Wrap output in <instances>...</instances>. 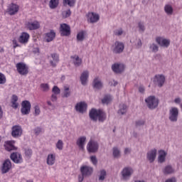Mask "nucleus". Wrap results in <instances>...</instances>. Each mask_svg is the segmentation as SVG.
Masks as SVG:
<instances>
[{
    "label": "nucleus",
    "instance_id": "1",
    "mask_svg": "<svg viewBox=\"0 0 182 182\" xmlns=\"http://www.w3.org/2000/svg\"><path fill=\"white\" fill-rule=\"evenodd\" d=\"M90 117L93 122H105L106 120V113L101 109H92L90 112Z\"/></svg>",
    "mask_w": 182,
    "mask_h": 182
},
{
    "label": "nucleus",
    "instance_id": "2",
    "mask_svg": "<svg viewBox=\"0 0 182 182\" xmlns=\"http://www.w3.org/2000/svg\"><path fill=\"white\" fill-rule=\"evenodd\" d=\"M16 70L21 76H26L29 73V67L25 63H18L16 65Z\"/></svg>",
    "mask_w": 182,
    "mask_h": 182
},
{
    "label": "nucleus",
    "instance_id": "3",
    "mask_svg": "<svg viewBox=\"0 0 182 182\" xmlns=\"http://www.w3.org/2000/svg\"><path fill=\"white\" fill-rule=\"evenodd\" d=\"M145 102L147 105L149 109L153 110V109H156L157 106H159V99L156 98L154 96H149L146 100Z\"/></svg>",
    "mask_w": 182,
    "mask_h": 182
},
{
    "label": "nucleus",
    "instance_id": "4",
    "mask_svg": "<svg viewBox=\"0 0 182 182\" xmlns=\"http://www.w3.org/2000/svg\"><path fill=\"white\" fill-rule=\"evenodd\" d=\"M21 112L22 114H29L31 113V102L28 100L21 102Z\"/></svg>",
    "mask_w": 182,
    "mask_h": 182
},
{
    "label": "nucleus",
    "instance_id": "5",
    "mask_svg": "<svg viewBox=\"0 0 182 182\" xmlns=\"http://www.w3.org/2000/svg\"><path fill=\"white\" fill-rule=\"evenodd\" d=\"M87 19L90 23H96L100 19V16L95 12H89L87 14Z\"/></svg>",
    "mask_w": 182,
    "mask_h": 182
},
{
    "label": "nucleus",
    "instance_id": "6",
    "mask_svg": "<svg viewBox=\"0 0 182 182\" xmlns=\"http://www.w3.org/2000/svg\"><path fill=\"white\" fill-rule=\"evenodd\" d=\"M60 33L61 36H69L70 35V26L66 23L60 24Z\"/></svg>",
    "mask_w": 182,
    "mask_h": 182
},
{
    "label": "nucleus",
    "instance_id": "7",
    "mask_svg": "<svg viewBox=\"0 0 182 182\" xmlns=\"http://www.w3.org/2000/svg\"><path fill=\"white\" fill-rule=\"evenodd\" d=\"M11 168H12V163L11 162V160L6 159L1 166L2 174H6V173L9 172Z\"/></svg>",
    "mask_w": 182,
    "mask_h": 182
},
{
    "label": "nucleus",
    "instance_id": "8",
    "mask_svg": "<svg viewBox=\"0 0 182 182\" xmlns=\"http://www.w3.org/2000/svg\"><path fill=\"white\" fill-rule=\"evenodd\" d=\"M80 173L82 176L85 177H89V176H92L93 173V168L87 166H82L80 167Z\"/></svg>",
    "mask_w": 182,
    "mask_h": 182
},
{
    "label": "nucleus",
    "instance_id": "9",
    "mask_svg": "<svg viewBox=\"0 0 182 182\" xmlns=\"http://www.w3.org/2000/svg\"><path fill=\"white\" fill-rule=\"evenodd\" d=\"M164 82H166V77L163 75H156L154 77V83L157 85L159 87H162L163 85H164Z\"/></svg>",
    "mask_w": 182,
    "mask_h": 182
},
{
    "label": "nucleus",
    "instance_id": "10",
    "mask_svg": "<svg viewBox=\"0 0 182 182\" xmlns=\"http://www.w3.org/2000/svg\"><path fill=\"white\" fill-rule=\"evenodd\" d=\"M87 150L89 153H96L99 150V144L96 141H90L87 146Z\"/></svg>",
    "mask_w": 182,
    "mask_h": 182
},
{
    "label": "nucleus",
    "instance_id": "11",
    "mask_svg": "<svg viewBox=\"0 0 182 182\" xmlns=\"http://www.w3.org/2000/svg\"><path fill=\"white\" fill-rule=\"evenodd\" d=\"M11 136L13 137H21L22 136V127L19 125H15L11 128Z\"/></svg>",
    "mask_w": 182,
    "mask_h": 182
},
{
    "label": "nucleus",
    "instance_id": "12",
    "mask_svg": "<svg viewBox=\"0 0 182 182\" xmlns=\"http://www.w3.org/2000/svg\"><path fill=\"white\" fill-rule=\"evenodd\" d=\"M19 11V6L18 4H15L14 3H11L7 9V12L9 15H16L18 12Z\"/></svg>",
    "mask_w": 182,
    "mask_h": 182
},
{
    "label": "nucleus",
    "instance_id": "13",
    "mask_svg": "<svg viewBox=\"0 0 182 182\" xmlns=\"http://www.w3.org/2000/svg\"><path fill=\"white\" fill-rule=\"evenodd\" d=\"M178 117V109L172 107L169 111V120L171 122H177Z\"/></svg>",
    "mask_w": 182,
    "mask_h": 182
},
{
    "label": "nucleus",
    "instance_id": "14",
    "mask_svg": "<svg viewBox=\"0 0 182 182\" xmlns=\"http://www.w3.org/2000/svg\"><path fill=\"white\" fill-rule=\"evenodd\" d=\"M10 159L14 161V163H16V164H19L23 161V159H22V155L18 152H14L11 154Z\"/></svg>",
    "mask_w": 182,
    "mask_h": 182
},
{
    "label": "nucleus",
    "instance_id": "15",
    "mask_svg": "<svg viewBox=\"0 0 182 182\" xmlns=\"http://www.w3.org/2000/svg\"><path fill=\"white\" fill-rule=\"evenodd\" d=\"M156 42L160 46H163L164 48H168L170 46V40L166 39L163 37H156Z\"/></svg>",
    "mask_w": 182,
    "mask_h": 182
},
{
    "label": "nucleus",
    "instance_id": "16",
    "mask_svg": "<svg viewBox=\"0 0 182 182\" xmlns=\"http://www.w3.org/2000/svg\"><path fill=\"white\" fill-rule=\"evenodd\" d=\"M124 50V44L123 43L116 41L114 46V53H122Z\"/></svg>",
    "mask_w": 182,
    "mask_h": 182
},
{
    "label": "nucleus",
    "instance_id": "17",
    "mask_svg": "<svg viewBox=\"0 0 182 182\" xmlns=\"http://www.w3.org/2000/svg\"><path fill=\"white\" fill-rule=\"evenodd\" d=\"M87 109V105L85 102H80L75 105V110L79 113H85Z\"/></svg>",
    "mask_w": 182,
    "mask_h": 182
},
{
    "label": "nucleus",
    "instance_id": "18",
    "mask_svg": "<svg viewBox=\"0 0 182 182\" xmlns=\"http://www.w3.org/2000/svg\"><path fill=\"white\" fill-rule=\"evenodd\" d=\"M26 26L30 31H35L41 28V24L38 23V21H35L33 22H28Z\"/></svg>",
    "mask_w": 182,
    "mask_h": 182
},
{
    "label": "nucleus",
    "instance_id": "19",
    "mask_svg": "<svg viewBox=\"0 0 182 182\" xmlns=\"http://www.w3.org/2000/svg\"><path fill=\"white\" fill-rule=\"evenodd\" d=\"M112 69L115 73H122L124 70V65L115 63L112 65Z\"/></svg>",
    "mask_w": 182,
    "mask_h": 182
},
{
    "label": "nucleus",
    "instance_id": "20",
    "mask_svg": "<svg viewBox=\"0 0 182 182\" xmlns=\"http://www.w3.org/2000/svg\"><path fill=\"white\" fill-rule=\"evenodd\" d=\"M56 36V33L53 30H51L50 32L45 34V41L46 42H52Z\"/></svg>",
    "mask_w": 182,
    "mask_h": 182
},
{
    "label": "nucleus",
    "instance_id": "21",
    "mask_svg": "<svg viewBox=\"0 0 182 182\" xmlns=\"http://www.w3.org/2000/svg\"><path fill=\"white\" fill-rule=\"evenodd\" d=\"M156 156H157V150L152 149L147 153V159L150 163H153L156 159Z\"/></svg>",
    "mask_w": 182,
    "mask_h": 182
},
{
    "label": "nucleus",
    "instance_id": "22",
    "mask_svg": "<svg viewBox=\"0 0 182 182\" xmlns=\"http://www.w3.org/2000/svg\"><path fill=\"white\" fill-rule=\"evenodd\" d=\"M29 41V34L28 33H22L18 38V42L20 43H28Z\"/></svg>",
    "mask_w": 182,
    "mask_h": 182
},
{
    "label": "nucleus",
    "instance_id": "23",
    "mask_svg": "<svg viewBox=\"0 0 182 182\" xmlns=\"http://www.w3.org/2000/svg\"><path fill=\"white\" fill-rule=\"evenodd\" d=\"M123 178L126 179L127 177H130L133 174V169L132 168H124L122 172Z\"/></svg>",
    "mask_w": 182,
    "mask_h": 182
},
{
    "label": "nucleus",
    "instance_id": "24",
    "mask_svg": "<svg viewBox=\"0 0 182 182\" xmlns=\"http://www.w3.org/2000/svg\"><path fill=\"white\" fill-rule=\"evenodd\" d=\"M56 161V155L55 154H50L47 157V164L48 166H53Z\"/></svg>",
    "mask_w": 182,
    "mask_h": 182
},
{
    "label": "nucleus",
    "instance_id": "25",
    "mask_svg": "<svg viewBox=\"0 0 182 182\" xmlns=\"http://www.w3.org/2000/svg\"><path fill=\"white\" fill-rule=\"evenodd\" d=\"M85 141H86V138L85 136H81L77 140V146H78L80 150H85Z\"/></svg>",
    "mask_w": 182,
    "mask_h": 182
},
{
    "label": "nucleus",
    "instance_id": "26",
    "mask_svg": "<svg viewBox=\"0 0 182 182\" xmlns=\"http://www.w3.org/2000/svg\"><path fill=\"white\" fill-rule=\"evenodd\" d=\"M4 148L7 151H11V150H16V147L14 146L12 141H7L4 144Z\"/></svg>",
    "mask_w": 182,
    "mask_h": 182
},
{
    "label": "nucleus",
    "instance_id": "27",
    "mask_svg": "<svg viewBox=\"0 0 182 182\" xmlns=\"http://www.w3.org/2000/svg\"><path fill=\"white\" fill-rule=\"evenodd\" d=\"M89 78V71H84L80 76V80L82 85H85L87 83V79Z\"/></svg>",
    "mask_w": 182,
    "mask_h": 182
},
{
    "label": "nucleus",
    "instance_id": "28",
    "mask_svg": "<svg viewBox=\"0 0 182 182\" xmlns=\"http://www.w3.org/2000/svg\"><path fill=\"white\" fill-rule=\"evenodd\" d=\"M51 58H52L53 60H50V63L51 66L55 68L56 66V63H58V62H59V55H58L56 53H53V54H51Z\"/></svg>",
    "mask_w": 182,
    "mask_h": 182
},
{
    "label": "nucleus",
    "instance_id": "29",
    "mask_svg": "<svg viewBox=\"0 0 182 182\" xmlns=\"http://www.w3.org/2000/svg\"><path fill=\"white\" fill-rule=\"evenodd\" d=\"M159 156L158 158L159 163H164L166 161V156H167V153L164 150L159 151Z\"/></svg>",
    "mask_w": 182,
    "mask_h": 182
},
{
    "label": "nucleus",
    "instance_id": "30",
    "mask_svg": "<svg viewBox=\"0 0 182 182\" xmlns=\"http://www.w3.org/2000/svg\"><path fill=\"white\" fill-rule=\"evenodd\" d=\"M71 59H73V63L76 68L82 65V59H80L79 56L77 55L72 56Z\"/></svg>",
    "mask_w": 182,
    "mask_h": 182
},
{
    "label": "nucleus",
    "instance_id": "31",
    "mask_svg": "<svg viewBox=\"0 0 182 182\" xmlns=\"http://www.w3.org/2000/svg\"><path fill=\"white\" fill-rule=\"evenodd\" d=\"M93 87L95 89H102V87H103V84H102V82L99 80V78H95L93 81Z\"/></svg>",
    "mask_w": 182,
    "mask_h": 182
},
{
    "label": "nucleus",
    "instance_id": "32",
    "mask_svg": "<svg viewBox=\"0 0 182 182\" xmlns=\"http://www.w3.org/2000/svg\"><path fill=\"white\" fill-rule=\"evenodd\" d=\"M16 102H18V96L14 95L11 98V107H13V109H18L19 104Z\"/></svg>",
    "mask_w": 182,
    "mask_h": 182
},
{
    "label": "nucleus",
    "instance_id": "33",
    "mask_svg": "<svg viewBox=\"0 0 182 182\" xmlns=\"http://www.w3.org/2000/svg\"><path fill=\"white\" fill-rule=\"evenodd\" d=\"M127 111V106H126V105L122 104L119 105V109L118 111V113L119 114H124V113H126Z\"/></svg>",
    "mask_w": 182,
    "mask_h": 182
},
{
    "label": "nucleus",
    "instance_id": "34",
    "mask_svg": "<svg viewBox=\"0 0 182 182\" xmlns=\"http://www.w3.org/2000/svg\"><path fill=\"white\" fill-rule=\"evenodd\" d=\"M59 5V0H50L49 3V6L51 9H55Z\"/></svg>",
    "mask_w": 182,
    "mask_h": 182
},
{
    "label": "nucleus",
    "instance_id": "35",
    "mask_svg": "<svg viewBox=\"0 0 182 182\" xmlns=\"http://www.w3.org/2000/svg\"><path fill=\"white\" fill-rule=\"evenodd\" d=\"M173 173H174V169H173V167H171V166H167L164 169V174H171Z\"/></svg>",
    "mask_w": 182,
    "mask_h": 182
},
{
    "label": "nucleus",
    "instance_id": "36",
    "mask_svg": "<svg viewBox=\"0 0 182 182\" xmlns=\"http://www.w3.org/2000/svg\"><path fill=\"white\" fill-rule=\"evenodd\" d=\"M164 11L167 15H173V7L170 5H166Z\"/></svg>",
    "mask_w": 182,
    "mask_h": 182
},
{
    "label": "nucleus",
    "instance_id": "37",
    "mask_svg": "<svg viewBox=\"0 0 182 182\" xmlns=\"http://www.w3.org/2000/svg\"><path fill=\"white\" fill-rule=\"evenodd\" d=\"M112 99V96L105 95L104 98L102 100V102L103 103V105H109Z\"/></svg>",
    "mask_w": 182,
    "mask_h": 182
},
{
    "label": "nucleus",
    "instance_id": "38",
    "mask_svg": "<svg viewBox=\"0 0 182 182\" xmlns=\"http://www.w3.org/2000/svg\"><path fill=\"white\" fill-rule=\"evenodd\" d=\"M84 39H85V31H80L77 34V41L82 42Z\"/></svg>",
    "mask_w": 182,
    "mask_h": 182
},
{
    "label": "nucleus",
    "instance_id": "39",
    "mask_svg": "<svg viewBox=\"0 0 182 182\" xmlns=\"http://www.w3.org/2000/svg\"><path fill=\"white\" fill-rule=\"evenodd\" d=\"M64 5H68V6H75L76 0H63Z\"/></svg>",
    "mask_w": 182,
    "mask_h": 182
},
{
    "label": "nucleus",
    "instance_id": "40",
    "mask_svg": "<svg viewBox=\"0 0 182 182\" xmlns=\"http://www.w3.org/2000/svg\"><path fill=\"white\" fill-rule=\"evenodd\" d=\"M32 149H26L24 150V154L27 159H31V157H32Z\"/></svg>",
    "mask_w": 182,
    "mask_h": 182
},
{
    "label": "nucleus",
    "instance_id": "41",
    "mask_svg": "<svg viewBox=\"0 0 182 182\" xmlns=\"http://www.w3.org/2000/svg\"><path fill=\"white\" fill-rule=\"evenodd\" d=\"M6 83V77L2 73H0V85Z\"/></svg>",
    "mask_w": 182,
    "mask_h": 182
},
{
    "label": "nucleus",
    "instance_id": "42",
    "mask_svg": "<svg viewBox=\"0 0 182 182\" xmlns=\"http://www.w3.org/2000/svg\"><path fill=\"white\" fill-rule=\"evenodd\" d=\"M63 97H69L70 96V91H69V87H64Z\"/></svg>",
    "mask_w": 182,
    "mask_h": 182
},
{
    "label": "nucleus",
    "instance_id": "43",
    "mask_svg": "<svg viewBox=\"0 0 182 182\" xmlns=\"http://www.w3.org/2000/svg\"><path fill=\"white\" fill-rule=\"evenodd\" d=\"M106 175H107L106 171H105V170L100 171V175L99 177V180H101V181L105 180V178H106Z\"/></svg>",
    "mask_w": 182,
    "mask_h": 182
},
{
    "label": "nucleus",
    "instance_id": "44",
    "mask_svg": "<svg viewBox=\"0 0 182 182\" xmlns=\"http://www.w3.org/2000/svg\"><path fill=\"white\" fill-rule=\"evenodd\" d=\"M62 14L64 18H69V16L72 15V11H70V9H68L67 11H63Z\"/></svg>",
    "mask_w": 182,
    "mask_h": 182
},
{
    "label": "nucleus",
    "instance_id": "45",
    "mask_svg": "<svg viewBox=\"0 0 182 182\" xmlns=\"http://www.w3.org/2000/svg\"><path fill=\"white\" fill-rule=\"evenodd\" d=\"M56 147L58 150H63V141L62 140H58L56 144Z\"/></svg>",
    "mask_w": 182,
    "mask_h": 182
},
{
    "label": "nucleus",
    "instance_id": "46",
    "mask_svg": "<svg viewBox=\"0 0 182 182\" xmlns=\"http://www.w3.org/2000/svg\"><path fill=\"white\" fill-rule=\"evenodd\" d=\"M149 48L152 52H159V46L155 43H152Z\"/></svg>",
    "mask_w": 182,
    "mask_h": 182
},
{
    "label": "nucleus",
    "instance_id": "47",
    "mask_svg": "<svg viewBox=\"0 0 182 182\" xmlns=\"http://www.w3.org/2000/svg\"><path fill=\"white\" fill-rule=\"evenodd\" d=\"M34 110H35V112H34L35 116H39L41 114V108L39 107L38 105H36L34 107Z\"/></svg>",
    "mask_w": 182,
    "mask_h": 182
},
{
    "label": "nucleus",
    "instance_id": "48",
    "mask_svg": "<svg viewBox=\"0 0 182 182\" xmlns=\"http://www.w3.org/2000/svg\"><path fill=\"white\" fill-rule=\"evenodd\" d=\"M113 156L114 157H119L120 156V151L117 148H114Z\"/></svg>",
    "mask_w": 182,
    "mask_h": 182
},
{
    "label": "nucleus",
    "instance_id": "49",
    "mask_svg": "<svg viewBox=\"0 0 182 182\" xmlns=\"http://www.w3.org/2000/svg\"><path fill=\"white\" fill-rule=\"evenodd\" d=\"M41 88L43 89V92H48L49 90V85L43 83L41 85Z\"/></svg>",
    "mask_w": 182,
    "mask_h": 182
},
{
    "label": "nucleus",
    "instance_id": "50",
    "mask_svg": "<svg viewBox=\"0 0 182 182\" xmlns=\"http://www.w3.org/2000/svg\"><path fill=\"white\" fill-rule=\"evenodd\" d=\"M52 92L54 93V95H59L60 93V89H59L58 86H54L53 87Z\"/></svg>",
    "mask_w": 182,
    "mask_h": 182
},
{
    "label": "nucleus",
    "instance_id": "51",
    "mask_svg": "<svg viewBox=\"0 0 182 182\" xmlns=\"http://www.w3.org/2000/svg\"><path fill=\"white\" fill-rule=\"evenodd\" d=\"M90 161L94 166H97V158L95 156H90Z\"/></svg>",
    "mask_w": 182,
    "mask_h": 182
},
{
    "label": "nucleus",
    "instance_id": "52",
    "mask_svg": "<svg viewBox=\"0 0 182 182\" xmlns=\"http://www.w3.org/2000/svg\"><path fill=\"white\" fill-rule=\"evenodd\" d=\"M12 43H13L14 49H16V48H19V43H18V41H16V38L13 39Z\"/></svg>",
    "mask_w": 182,
    "mask_h": 182
},
{
    "label": "nucleus",
    "instance_id": "53",
    "mask_svg": "<svg viewBox=\"0 0 182 182\" xmlns=\"http://www.w3.org/2000/svg\"><path fill=\"white\" fill-rule=\"evenodd\" d=\"M138 26H139V31L140 32H144V24H143V23H141V22H139V23H138Z\"/></svg>",
    "mask_w": 182,
    "mask_h": 182
},
{
    "label": "nucleus",
    "instance_id": "54",
    "mask_svg": "<svg viewBox=\"0 0 182 182\" xmlns=\"http://www.w3.org/2000/svg\"><path fill=\"white\" fill-rule=\"evenodd\" d=\"M122 34H123V30L122 28H119L114 31V35H116L117 36H120V35H122Z\"/></svg>",
    "mask_w": 182,
    "mask_h": 182
},
{
    "label": "nucleus",
    "instance_id": "55",
    "mask_svg": "<svg viewBox=\"0 0 182 182\" xmlns=\"http://www.w3.org/2000/svg\"><path fill=\"white\" fill-rule=\"evenodd\" d=\"M42 132V129L37 127L34 129V133L35 134H36V136L41 134V133Z\"/></svg>",
    "mask_w": 182,
    "mask_h": 182
},
{
    "label": "nucleus",
    "instance_id": "56",
    "mask_svg": "<svg viewBox=\"0 0 182 182\" xmlns=\"http://www.w3.org/2000/svg\"><path fill=\"white\" fill-rule=\"evenodd\" d=\"M85 177H86L85 175L82 174L78 176V181L82 182L83 180H85Z\"/></svg>",
    "mask_w": 182,
    "mask_h": 182
},
{
    "label": "nucleus",
    "instance_id": "57",
    "mask_svg": "<svg viewBox=\"0 0 182 182\" xmlns=\"http://www.w3.org/2000/svg\"><path fill=\"white\" fill-rule=\"evenodd\" d=\"M144 124V121L139 120L136 122V126H143Z\"/></svg>",
    "mask_w": 182,
    "mask_h": 182
},
{
    "label": "nucleus",
    "instance_id": "58",
    "mask_svg": "<svg viewBox=\"0 0 182 182\" xmlns=\"http://www.w3.org/2000/svg\"><path fill=\"white\" fill-rule=\"evenodd\" d=\"M57 94H53L51 96V100L52 102H56L58 100V97L56 96Z\"/></svg>",
    "mask_w": 182,
    "mask_h": 182
},
{
    "label": "nucleus",
    "instance_id": "59",
    "mask_svg": "<svg viewBox=\"0 0 182 182\" xmlns=\"http://www.w3.org/2000/svg\"><path fill=\"white\" fill-rule=\"evenodd\" d=\"M174 102H175L177 105H178V104H180V103L181 102V99H180L179 97L176 98V99L174 100Z\"/></svg>",
    "mask_w": 182,
    "mask_h": 182
},
{
    "label": "nucleus",
    "instance_id": "60",
    "mask_svg": "<svg viewBox=\"0 0 182 182\" xmlns=\"http://www.w3.org/2000/svg\"><path fill=\"white\" fill-rule=\"evenodd\" d=\"M165 182H176V178L167 179Z\"/></svg>",
    "mask_w": 182,
    "mask_h": 182
},
{
    "label": "nucleus",
    "instance_id": "61",
    "mask_svg": "<svg viewBox=\"0 0 182 182\" xmlns=\"http://www.w3.org/2000/svg\"><path fill=\"white\" fill-rule=\"evenodd\" d=\"M139 92H140V93H144V87L141 86L139 87Z\"/></svg>",
    "mask_w": 182,
    "mask_h": 182
},
{
    "label": "nucleus",
    "instance_id": "62",
    "mask_svg": "<svg viewBox=\"0 0 182 182\" xmlns=\"http://www.w3.org/2000/svg\"><path fill=\"white\" fill-rule=\"evenodd\" d=\"M129 153H130V149H129V148L125 149L124 154H129Z\"/></svg>",
    "mask_w": 182,
    "mask_h": 182
},
{
    "label": "nucleus",
    "instance_id": "63",
    "mask_svg": "<svg viewBox=\"0 0 182 182\" xmlns=\"http://www.w3.org/2000/svg\"><path fill=\"white\" fill-rule=\"evenodd\" d=\"M142 43H141V40H139L138 43H137V47L141 48Z\"/></svg>",
    "mask_w": 182,
    "mask_h": 182
},
{
    "label": "nucleus",
    "instance_id": "64",
    "mask_svg": "<svg viewBox=\"0 0 182 182\" xmlns=\"http://www.w3.org/2000/svg\"><path fill=\"white\" fill-rule=\"evenodd\" d=\"M34 53H39V48H35Z\"/></svg>",
    "mask_w": 182,
    "mask_h": 182
}]
</instances>
